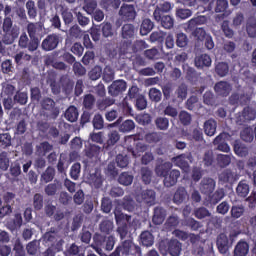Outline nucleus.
Listing matches in <instances>:
<instances>
[{
  "instance_id": "f03ea898",
  "label": "nucleus",
  "mask_w": 256,
  "mask_h": 256,
  "mask_svg": "<svg viewBox=\"0 0 256 256\" xmlns=\"http://www.w3.org/2000/svg\"><path fill=\"white\" fill-rule=\"evenodd\" d=\"M164 101L172 100V103H183L187 99L189 91L185 83L180 84L175 90V84L168 82L161 86ZM174 92V93H173Z\"/></svg>"
},
{
  "instance_id": "7c9ffc66",
  "label": "nucleus",
  "mask_w": 256,
  "mask_h": 256,
  "mask_svg": "<svg viewBox=\"0 0 256 256\" xmlns=\"http://www.w3.org/2000/svg\"><path fill=\"white\" fill-rule=\"evenodd\" d=\"M84 153L88 159H97L99 157V154L101 153V147L95 145V144H90L86 146L84 149Z\"/></svg>"
},
{
  "instance_id": "6ab92c4d",
  "label": "nucleus",
  "mask_w": 256,
  "mask_h": 256,
  "mask_svg": "<svg viewBox=\"0 0 256 256\" xmlns=\"http://www.w3.org/2000/svg\"><path fill=\"white\" fill-rule=\"evenodd\" d=\"M173 7L171 6L170 2H163L156 6L154 12H153V18L155 21L160 22L161 21V15L164 13H169Z\"/></svg>"
},
{
  "instance_id": "2eb2a0df",
  "label": "nucleus",
  "mask_w": 256,
  "mask_h": 256,
  "mask_svg": "<svg viewBox=\"0 0 256 256\" xmlns=\"http://www.w3.org/2000/svg\"><path fill=\"white\" fill-rule=\"evenodd\" d=\"M216 185L217 183L215 182V180H213V178H203L200 183L199 189L203 195L210 196L211 193L215 191Z\"/></svg>"
},
{
  "instance_id": "774afa93",
  "label": "nucleus",
  "mask_w": 256,
  "mask_h": 256,
  "mask_svg": "<svg viewBox=\"0 0 256 256\" xmlns=\"http://www.w3.org/2000/svg\"><path fill=\"white\" fill-rule=\"evenodd\" d=\"M33 208L35 211H41L43 209V195L36 193L33 196Z\"/></svg>"
},
{
  "instance_id": "6e6d98bb",
  "label": "nucleus",
  "mask_w": 256,
  "mask_h": 256,
  "mask_svg": "<svg viewBox=\"0 0 256 256\" xmlns=\"http://www.w3.org/2000/svg\"><path fill=\"white\" fill-rule=\"evenodd\" d=\"M100 231L101 233H104L105 235H110V233H113L114 225L113 221L111 220H103L100 223Z\"/></svg>"
},
{
  "instance_id": "39448f33",
  "label": "nucleus",
  "mask_w": 256,
  "mask_h": 256,
  "mask_svg": "<svg viewBox=\"0 0 256 256\" xmlns=\"http://www.w3.org/2000/svg\"><path fill=\"white\" fill-rule=\"evenodd\" d=\"M182 248L183 245L177 239H172L167 244H165V242L159 244V251L162 255L169 253L171 256H180Z\"/></svg>"
},
{
  "instance_id": "20e7f679",
  "label": "nucleus",
  "mask_w": 256,
  "mask_h": 256,
  "mask_svg": "<svg viewBox=\"0 0 256 256\" xmlns=\"http://www.w3.org/2000/svg\"><path fill=\"white\" fill-rule=\"evenodd\" d=\"M141 256V247L133 243L132 240H125L121 245L117 246L110 256Z\"/></svg>"
},
{
  "instance_id": "8fccbe9b",
  "label": "nucleus",
  "mask_w": 256,
  "mask_h": 256,
  "mask_svg": "<svg viewBox=\"0 0 256 256\" xmlns=\"http://www.w3.org/2000/svg\"><path fill=\"white\" fill-rule=\"evenodd\" d=\"M135 129V122L131 119H127L119 126L120 133H131Z\"/></svg>"
},
{
  "instance_id": "dca6fc26",
  "label": "nucleus",
  "mask_w": 256,
  "mask_h": 256,
  "mask_svg": "<svg viewBox=\"0 0 256 256\" xmlns=\"http://www.w3.org/2000/svg\"><path fill=\"white\" fill-rule=\"evenodd\" d=\"M225 198V189L223 188H218L213 194H210L205 202L204 205H206V207H209V205H217V203H219V201L223 200Z\"/></svg>"
},
{
  "instance_id": "c9c22d12",
  "label": "nucleus",
  "mask_w": 256,
  "mask_h": 256,
  "mask_svg": "<svg viewBox=\"0 0 256 256\" xmlns=\"http://www.w3.org/2000/svg\"><path fill=\"white\" fill-rule=\"evenodd\" d=\"M155 23L149 18H145L140 25V35L145 36L149 35L150 31H153Z\"/></svg>"
},
{
  "instance_id": "6e6552de",
  "label": "nucleus",
  "mask_w": 256,
  "mask_h": 256,
  "mask_svg": "<svg viewBox=\"0 0 256 256\" xmlns=\"http://www.w3.org/2000/svg\"><path fill=\"white\" fill-rule=\"evenodd\" d=\"M61 36L59 34H50L42 41L41 47L43 51H55L59 47Z\"/></svg>"
},
{
  "instance_id": "bf43d9fd",
  "label": "nucleus",
  "mask_w": 256,
  "mask_h": 256,
  "mask_svg": "<svg viewBox=\"0 0 256 256\" xmlns=\"http://www.w3.org/2000/svg\"><path fill=\"white\" fill-rule=\"evenodd\" d=\"M61 17L65 25H71V23H73V21L75 20V18L73 17V12L68 8H63L61 10Z\"/></svg>"
},
{
  "instance_id": "f257e3e1",
  "label": "nucleus",
  "mask_w": 256,
  "mask_h": 256,
  "mask_svg": "<svg viewBox=\"0 0 256 256\" xmlns=\"http://www.w3.org/2000/svg\"><path fill=\"white\" fill-rule=\"evenodd\" d=\"M1 33H4L2 36L4 45H13L19 39V35H21V28L17 24L13 25L11 17L8 16L3 19L0 16V35Z\"/></svg>"
},
{
  "instance_id": "69168bd1",
  "label": "nucleus",
  "mask_w": 256,
  "mask_h": 256,
  "mask_svg": "<svg viewBox=\"0 0 256 256\" xmlns=\"http://www.w3.org/2000/svg\"><path fill=\"white\" fill-rule=\"evenodd\" d=\"M83 9L88 15H93L97 11V0H85Z\"/></svg>"
},
{
  "instance_id": "c85d7f7f",
  "label": "nucleus",
  "mask_w": 256,
  "mask_h": 256,
  "mask_svg": "<svg viewBox=\"0 0 256 256\" xmlns=\"http://www.w3.org/2000/svg\"><path fill=\"white\" fill-rule=\"evenodd\" d=\"M147 47H149V45L145 40H136L134 43L133 40H131L128 53H141V51H144Z\"/></svg>"
},
{
  "instance_id": "0e129e2a",
  "label": "nucleus",
  "mask_w": 256,
  "mask_h": 256,
  "mask_svg": "<svg viewBox=\"0 0 256 256\" xmlns=\"http://www.w3.org/2000/svg\"><path fill=\"white\" fill-rule=\"evenodd\" d=\"M116 164L120 169H126V167H129V156L127 154H118L116 156Z\"/></svg>"
},
{
  "instance_id": "ea45409f",
  "label": "nucleus",
  "mask_w": 256,
  "mask_h": 256,
  "mask_svg": "<svg viewBox=\"0 0 256 256\" xmlns=\"http://www.w3.org/2000/svg\"><path fill=\"white\" fill-rule=\"evenodd\" d=\"M102 36L105 37V39H109V37H113L115 35V31L113 30V24L110 22H103L100 25Z\"/></svg>"
},
{
  "instance_id": "864d4df0",
  "label": "nucleus",
  "mask_w": 256,
  "mask_h": 256,
  "mask_svg": "<svg viewBox=\"0 0 256 256\" xmlns=\"http://www.w3.org/2000/svg\"><path fill=\"white\" fill-rule=\"evenodd\" d=\"M158 23H161V26L164 29H173V26L175 25V20L170 15L162 14Z\"/></svg>"
},
{
  "instance_id": "a878e982",
  "label": "nucleus",
  "mask_w": 256,
  "mask_h": 256,
  "mask_svg": "<svg viewBox=\"0 0 256 256\" xmlns=\"http://www.w3.org/2000/svg\"><path fill=\"white\" fill-rule=\"evenodd\" d=\"M171 169H173V163L164 162L162 164L156 165L155 173L158 177H166V175H169Z\"/></svg>"
},
{
  "instance_id": "e2e57ef3",
  "label": "nucleus",
  "mask_w": 256,
  "mask_h": 256,
  "mask_svg": "<svg viewBox=\"0 0 256 256\" xmlns=\"http://www.w3.org/2000/svg\"><path fill=\"white\" fill-rule=\"evenodd\" d=\"M184 225H185V227H189V229H191V231H199L201 229V227H203L201 222L195 220L194 218H187L184 221Z\"/></svg>"
},
{
  "instance_id": "a211bd4d",
  "label": "nucleus",
  "mask_w": 256,
  "mask_h": 256,
  "mask_svg": "<svg viewBox=\"0 0 256 256\" xmlns=\"http://www.w3.org/2000/svg\"><path fill=\"white\" fill-rule=\"evenodd\" d=\"M232 89L233 87L227 81H219L214 86V91L216 95H219L220 97H228Z\"/></svg>"
},
{
  "instance_id": "f704fd0d",
  "label": "nucleus",
  "mask_w": 256,
  "mask_h": 256,
  "mask_svg": "<svg viewBox=\"0 0 256 256\" xmlns=\"http://www.w3.org/2000/svg\"><path fill=\"white\" fill-rule=\"evenodd\" d=\"M64 117L70 123H75L79 119V110L75 106H70L65 111Z\"/></svg>"
},
{
  "instance_id": "1a4fd4ad",
  "label": "nucleus",
  "mask_w": 256,
  "mask_h": 256,
  "mask_svg": "<svg viewBox=\"0 0 256 256\" xmlns=\"http://www.w3.org/2000/svg\"><path fill=\"white\" fill-rule=\"evenodd\" d=\"M229 139H231V135L227 132H222L214 139L213 144L217 146L218 151L229 153L231 151V147L227 144Z\"/></svg>"
},
{
  "instance_id": "79ce46f5",
  "label": "nucleus",
  "mask_w": 256,
  "mask_h": 256,
  "mask_svg": "<svg viewBox=\"0 0 256 256\" xmlns=\"http://www.w3.org/2000/svg\"><path fill=\"white\" fill-rule=\"evenodd\" d=\"M96 99L95 96L93 94H86L83 97V107L84 109H86L87 111H91L93 109V107H95V103H96Z\"/></svg>"
},
{
  "instance_id": "09e8293b",
  "label": "nucleus",
  "mask_w": 256,
  "mask_h": 256,
  "mask_svg": "<svg viewBox=\"0 0 256 256\" xmlns=\"http://www.w3.org/2000/svg\"><path fill=\"white\" fill-rule=\"evenodd\" d=\"M141 179L145 185H149L151 183V179H153V171L149 169V167H142L140 170Z\"/></svg>"
},
{
  "instance_id": "58836bf2",
  "label": "nucleus",
  "mask_w": 256,
  "mask_h": 256,
  "mask_svg": "<svg viewBox=\"0 0 256 256\" xmlns=\"http://www.w3.org/2000/svg\"><path fill=\"white\" fill-rule=\"evenodd\" d=\"M215 73L218 75V77H227V75H229V63L218 62L215 65Z\"/></svg>"
},
{
  "instance_id": "a19ab883",
  "label": "nucleus",
  "mask_w": 256,
  "mask_h": 256,
  "mask_svg": "<svg viewBox=\"0 0 256 256\" xmlns=\"http://www.w3.org/2000/svg\"><path fill=\"white\" fill-rule=\"evenodd\" d=\"M183 70L186 71V79L191 83H195V81L199 79V74L197 73V70H195V68L184 65Z\"/></svg>"
},
{
  "instance_id": "ddd939ff",
  "label": "nucleus",
  "mask_w": 256,
  "mask_h": 256,
  "mask_svg": "<svg viewBox=\"0 0 256 256\" xmlns=\"http://www.w3.org/2000/svg\"><path fill=\"white\" fill-rule=\"evenodd\" d=\"M156 198L157 194L152 189L142 190L138 195V200H140L141 203L148 205V207H151L155 204Z\"/></svg>"
},
{
  "instance_id": "338daca9",
  "label": "nucleus",
  "mask_w": 256,
  "mask_h": 256,
  "mask_svg": "<svg viewBox=\"0 0 256 256\" xmlns=\"http://www.w3.org/2000/svg\"><path fill=\"white\" fill-rule=\"evenodd\" d=\"M188 44H189V38L187 37V34L183 32H179L176 34L177 47H180V48L187 47Z\"/></svg>"
},
{
  "instance_id": "412c9836",
  "label": "nucleus",
  "mask_w": 256,
  "mask_h": 256,
  "mask_svg": "<svg viewBox=\"0 0 256 256\" xmlns=\"http://www.w3.org/2000/svg\"><path fill=\"white\" fill-rule=\"evenodd\" d=\"M179 177H181V172L179 170H171L170 172H168V174L166 176H164V186L165 187H173L175 185H177V181L179 179Z\"/></svg>"
},
{
  "instance_id": "4d7b16f0",
  "label": "nucleus",
  "mask_w": 256,
  "mask_h": 256,
  "mask_svg": "<svg viewBox=\"0 0 256 256\" xmlns=\"http://www.w3.org/2000/svg\"><path fill=\"white\" fill-rule=\"evenodd\" d=\"M114 104H115V100L112 98L98 99L96 102V105L99 111H105L107 107H111V105H114Z\"/></svg>"
},
{
  "instance_id": "49530a36",
  "label": "nucleus",
  "mask_w": 256,
  "mask_h": 256,
  "mask_svg": "<svg viewBox=\"0 0 256 256\" xmlns=\"http://www.w3.org/2000/svg\"><path fill=\"white\" fill-rule=\"evenodd\" d=\"M240 137L242 141H245L246 143H251L253 139H255L253 128L251 127L244 128L240 133Z\"/></svg>"
},
{
  "instance_id": "a18cd8bd",
  "label": "nucleus",
  "mask_w": 256,
  "mask_h": 256,
  "mask_svg": "<svg viewBox=\"0 0 256 256\" xmlns=\"http://www.w3.org/2000/svg\"><path fill=\"white\" fill-rule=\"evenodd\" d=\"M230 213L232 219H240V217H243L245 214V206H243V204L234 205Z\"/></svg>"
},
{
  "instance_id": "5701e85b",
  "label": "nucleus",
  "mask_w": 256,
  "mask_h": 256,
  "mask_svg": "<svg viewBox=\"0 0 256 256\" xmlns=\"http://www.w3.org/2000/svg\"><path fill=\"white\" fill-rule=\"evenodd\" d=\"M119 139H121V135H119V132L117 130L110 131L107 135V140L104 144V149H106V151H109L111 147H115V145H117Z\"/></svg>"
},
{
  "instance_id": "f8f14e48",
  "label": "nucleus",
  "mask_w": 256,
  "mask_h": 256,
  "mask_svg": "<svg viewBox=\"0 0 256 256\" xmlns=\"http://www.w3.org/2000/svg\"><path fill=\"white\" fill-rule=\"evenodd\" d=\"M124 91H127V82H125V80H115L108 87V93L112 97H118V95H121Z\"/></svg>"
},
{
  "instance_id": "393cba45",
  "label": "nucleus",
  "mask_w": 256,
  "mask_h": 256,
  "mask_svg": "<svg viewBox=\"0 0 256 256\" xmlns=\"http://www.w3.org/2000/svg\"><path fill=\"white\" fill-rule=\"evenodd\" d=\"M232 145L233 151L238 157H247L249 155V149L245 144L241 143V140H235Z\"/></svg>"
},
{
  "instance_id": "13d9d810",
  "label": "nucleus",
  "mask_w": 256,
  "mask_h": 256,
  "mask_svg": "<svg viewBox=\"0 0 256 256\" xmlns=\"http://www.w3.org/2000/svg\"><path fill=\"white\" fill-rule=\"evenodd\" d=\"M148 95L150 101H153V103H159L163 99V93L157 88H150Z\"/></svg>"
},
{
  "instance_id": "9d476101",
  "label": "nucleus",
  "mask_w": 256,
  "mask_h": 256,
  "mask_svg": "<svg viewBox=\"0 0 256 256\" xmlns=\"http://www.w3.org/2000/svg\"><path fill=\"white\" fill-rule=\"evenodd\" d=\"M118 14L122 21H135V17H137V11H135V6L132 4H123Z\"/></svg>"
},
{
  "instance_id": "473e14b6",
  "label": "nucleus",
  "mask_w": 256,
  "mask_h": 256,
  "mask_svg": "<svg viewBox=\"0 0 256 256\" xmlns=\"http://www.w3.org/2000/svg\"><path fill=\"white\" fill-rule=\"evenodd\" d=\"M249 253V244L245 241H239L234 248V256H247Z\"/></svg>"
},
{
  "instance_id": "72a5a7b5",
  "label": "nucleus",
  "mask_w": 256,
  "mask_h": 256,
  "mask_svg": "<svg viewBox=\"0 0 256 256\" xmlns=\"http://www.w3.org/2000/svg\"><path fill=\"white\" fill-rule=\"evenodd\" d=\"M217 132V121L214 119H209L204 123V133L208 135V137H213Z\"/></svg>"
},
{
  "instance_id": "9b49d317",
  "label": "nucleus",
  "mask_w": 256,
  "mask_h": 256,
  "mask_svg": "<svg viewBox=\"0 0 256 256\" xmlns=\"http://www.w3.org/2000/svg\"><path fill=\"white\" fill-rule=\"evenodd\" d=\"M44 111H50V117L52 119H57L59 117L60 110L55 106V100L52 98L46 97L40 103Z\"/></svg>"
},
{
  "instance_id": "3c124183",
  "label": "nucleus",
  "mask_w": 256,
  "mask_h": 256,
  "mask_svg": "<svg viewBox=\"0 0 256 256\" xmlns=\"http://www.w3.org/2000/svg\"><path fill=\"white\" fill-rule=\"evenodd\" d=\"M27 101H29V94L27 92H21V90L16 91L14 95L15 103H18V105H27Z\"/></svg>"
},
{
  "instance_id": "052dcab7",
  "label": "nucleus",
  "mask_w": 256,
  "mask_h": 256,
  "mask_svg": "<svg viewBox=\"0 0 256 256\" xmlns=\"http://www.w3.org/2000/svg\"><path fill=\"white\" fill-rule=\"evenodd\" d=\"M207 23V17L206 16H197L192 19H190L187 22L188 29H193L196 25H205Z\"/></svg>"
},
{
  "instance_id": "bb28decb",
  "label": "nucleus",
  "mask_w": 256,
  "mask_h": 256,
  "mask_svg": "<svg viewBox=\"0 0 256 256\" xmlns=\"http://www.w3.org/2000/svg\"><path fill=\"white\" fill-rule=\"evenodd\" d=\"M211 62V56L207 54H201L194 60L195 67H197V69H203V67H211Z\"/></svg>"
},
{
  "instance_id": "de8ad7c7",
  "label": "nucleus",
  "mask_w": 256,
  "mask_h": 256,
  "mask_svg": "<svg viewBox=\"0 0 256 256\" xmlns=\"http://www.w3.org/2000/svg\"><path fill=\"white\" fill-rule=\"evenodd\" d=\"M133 179V175L129 174V172H122L118 177V183L124 185V187H129L133 183Z\"/></svg>"
},
{
  "instance_id": "7ed1b4c3",
  "label": "nucleus",
  "mask_w": 256,
  "mask_h": 256,
  "mask_svg": "<svg viewBox=\"0 0 256 256\" xmlns=\"http://www.w3.org/2000/svg\"><path fill=\"white\" fill-rule=\"evenodd\" d=\"M136 32L137 29L133 24L126 23L122 26L121 37L124 39L120 44V53H122V55H127V53H129V47H131V41L135 39Z\"/></svg>"
},
{
  "instance_id": "aec40b11",
  "label": "nucleus",
  "mask_w": 256,
  "mask_h": 256,
  "mask_svg": "<svg viewBox=\"0 0 256 256\" xmlns=\"http://www.w3.org/2000/svg\"><path fill=\"white\" fill-rule=\"evenodd\" d=\"M229 7V1L227 0H216L212 1L208 5V11H215V13H225Z\"/></svg>"
},
{
  "instance_id": "0eeeda50",
  "label": "nucleus",
  "mask_w": 256,
  "mask_h": 256,
  "mask_svg": "<svg viewBox=\"0 0 256 256\" xmlns=\"http://www.w3.org/2000/svg\"><path fill=\"white\" fill-rule=\"evenodd\" d=\"M256 111L250 106L244 107V109L236 114V123L238 125H243L244 123H249V121H255Z\"/></svg>"
},
{
  "instance_id": "603ef678",
  "label": "nucleus",
  "mask_w": 256,
  "mask_h": 256,
  "mask_svg": "<svg viewBox=\"0 0 256 256\" xmlns=\"http://www.w3.org/2000/svg\"><path fill=\"white\" fill-rule=\"evenodd\" d=\"M41 179L44 181V183H51V181L55 179V168L48 166L42 173Z\"/></svg>"
},
{
  "instance_id": "2f4dec72",
  "label": "nucleus",
  "mask_w": 256,
  "mask_h": 256,
  "mask_svg": "<svg viewBox=\"0 0 256 256\" xmlns=\"http://www.w3.org/2000/svg\"><path fill=\"white\" fill-rule=\"evenodd\" d=\"M60 84L63 91L68 94L71 93V91H73V87H75V82L67 75L61 76Z\"/></svg>"
},
{
  "instance_id": "c03bdc74",
  "label": "nucleus",
  "mask_w": 256,
  "mask_h": 256,
  "mask_svg": "<svg viewBox=\"0 0 256 256\" xmlns=\"http://www.w3.org/2000/svg\"><path fill=\"white\" fill-rule=\"evenodd\" d=\"M104 240L103 236L98 235L94 236V244L92 245L93 249L98 253V255L103 256V249L104 248Z\"/></svg>"
},
{
  "instance_id": "b1692460",
  "label": "nucleus",
  "mask_w": 256,
  "mask_h": 256,
  "mask_svg": "<svg viewBox=\"0 0 256 256\" xmlns=\"http://www.w3.org/2000/svg\"><path fill=\"white\" fill-rule=\"evenodd\" d=\"M216 245L219 253L225 255L229 251V238L224 233L220 234L217 238Z\"/></svg>"
},
{
  "instance_id": "cd10ccee",
  "label": "nucleus",
  "mask_w": 256,
  "mask_h": 256,
  "mask_svg": "<svg viewBox=\"0 0 256 256\" xmlns=\"http://www.w3.org/2000/svg\"><path fill=\"white\" fill-rule=\"evenodd\" d=\"M153 243H155V237L150 231H143L140 234V245L143 247H152Z\"/></svg>"
},
{
  "instance_id": "4be33fe9",
  "label": "nucleus",
  "mask_w": 256,
  "mask_h": 256,
  "mask_svg": "<svg viewBox=\"0 0 256 256\" xmlns=\"http://www.w3.org/2000/svg\"><path fill=\"white\" fill-rule=\"evenodd\" d=\"M187 199H189V194L187 193L185 187H178L173 196V203L176 205H181V203H185Z\"/></svg>"
},
{
  "instance_id": "423d86ee",
  "label": "nucleus",
  "mask_w": 256,
  "mask_h": 256,
  "mask_svg": "<svg viewBox=\"0 0 256 256\" xmlns=\"http://www.w3.org/2000/svg\"><path fill=\"white\" fill-rule=\"evenodd\" d=\"M18 46L20 49H28L31 53L39 49V39H30L27 33L23 32L18 40Z\"/></svg>"
},
{
  "instance_id": "f3484780",
  "label": "nucleus",
  "mask_w": 256,
  "mask_h": 256,
  "mask_svg": "<svg viewBox=\"0 0 256 256\" xmlns=\"http://www.w3.org/2000/svg\"><path fill=\"white\" fill-rule=\"evenodd\" d=\"M251 101V96L247 93H233L229 97L230 105H247Z\"/></svg>"
},
{
  "instance_id": "5fc2aeb1",
  "label": "nucleus",
  "mask_w": 256,
  "mask_h": 256,
  "mask_svg": "<svg viewBox=\"0 0 256 256\" xmlns=\"http://www.w3.org/2000/svg\"><path fill=\"white\" fill-rule=\"evenodd\" d=\"M88 181L90 185H93V187H96V189H99V187L103 185L101 175L97 172L90 174L88 177Z\"/></svg>"
},
{
  "instance_id": "e433bc0d",
  "label": "nucleus",
  "mask_w": 256,
  "mask_h": 256,
  "mask_svg": "<svg viewBox=\"0 0 256 256\" xmlns=\"http://www.w3.org/2000/svg\"><path fill=\"white\" fill-rule=\"evenodd\" d=\"M246 32L248 34V37L255 39L256 37V18L255 17H249L247 19Z\"/></svg>"
},
{
  "instance_id": "4468645a",
  "label": "nucleus",
  "mask_w": 256,
  "mask_h": 256,
  "mask_svg": "<svg viewBox=\"0 0 256 256\" xmlns=\"http://www.w3.org/2000/svg\"><path fill=\"white\" fill-rule=\"evenodd\" d=\"M167 219V209L163 206H156L153 209L152 223L154 225H163Z\"/></svg>"
},
{
  "instance_id": "4c0bfd02",
  "label": "nucleus",
  "mask_w": 256,
  "mask_h": 256,
  "mask_svg": "<svg viewBox=\"0 0 256 256\" xmlns=\"http://www.w3.org/2000/svg\"><path fill=\"white\" fill-rule=\"evenodd\" d=\"M114 217L117 225H124L131 221V216L123 214V212H121L119 209L114 210Z\"/></svg>"
},
{
  "instance_id": "680f3d73",
  "label": "nucleus",
  "mask_w": 256,
  "mask_h": 256,
  "mask_svg": "<svg viewBox=\"0 0 256 256\" xmlns=\"http://www.w3.org/2000/svg\"><path fill=\"white\" fill-rule=\"evenodd\" d=\"M26 9H27L29 19L37 18V7L35 6V1L28 0L26 2Z\"/></svg>"
},
{
  "instance_id": "c756f323",
  "label": "nucleus",
  "mask_w": 256,
  "mask_h": 256,
  "mask_svg": "<svg viewBox=\"0 0 256 256\" xmlns=\"http://www.w3.org/2000/svg\"><path fill=\"white\" fill-rule=\"evenodd\" d=\"M249 191L250 188L247 180H241L236 187V195H238V197H241L242 199H245V197L249 195Z\"/></svg>"
},
{
  "instance_id": "37998d69",
  "label": "nucleus",
  "mask_w": 256,
  "mask_h": 256,
  "mask_svg": "<svg viewBox=\"0 0 256 256\" xmlns=\"http://www.w3.org/2000/svg\"><path fill=\"white\" fill-rule=\"evenodd\" d=\"M11 165V160L9 159V153L3 151L0 153V171H8Z\"/></svg>"
}]
</instances>
